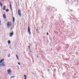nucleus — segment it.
Wrapping results in <instances>:
<instances>
[{
	"instance_id": "nucleus-1",
	"label": "nucleus",
	"mask_w": 79,
	"mask_h": 79,
	"mask_svg": "<svg viewBox=\"0 0 79 79\" xmlns=\"http://www.w3.org/2000/svg\"><path fill=\"white\" fill-rule=\"evenodd\" d=\"M7 73L8 74H9V75H11L12 74V71L11 70V69H9L7 70Z\"/></svg>"
},
{
	"instance_id": "nucleus-2",
	"label": "nucleus",
	"mask_w": 79,
	"mask_h": 79,
	"mask_svg": "<svg viewBox=\"0 0 79 79\" xmlns=\"http://www.w3.org/2000/svg\"><path fill=\"white\" fill-rule=\"evenodd\" d=\"M12 23L11 22H8L7 23V27H10L11 26Z\"/></svg>"
},
{
	"instance_id": "nucleus-3",
	"label": "nucleus",
	"mask_w": 79,
	"mask_h": 79,
	"mask_svg": "<svg viewBox=\"0 0 79 79\" xmlns=\"http://www.w3.org/2000/svg\"><path fill=\"white\" fill-rule=\"evenodd\" d=\"M28 32L29 35H31V30L30 29V27H28Z\"/></svg>"
},
{
	"instance_id": "nucleus-4",
	"label": "nucleus",
	"mask_w": 79,
	"mask_h": 79,
	"mask_svg": "<svg viewBox=\"0 0 79 79\" xmlns=\"http://www.w3.org/2000/svg\"><path fill=\"white\" fill-rule=\"evenodd\" d=\"M18 13L19 16H21V11L19 9H18Z\"/></svg>"
},
{
	"instance_id": "nucleus-5",
	"label": "nucleus",
	"mask_w": 79,
	"mask_h": 79,
	"mask_svg": "<svg viewBox=\"0 0 79 79\" xmlns=\"http://www.w3.org/2000/svg\"><path fill=\"white\" fill-rule=\"evenodd\" d=\"M13 34H14V32H13L12 33H10V37H12L13 35Z\"/></svg>"
},
{
	"instance_id": "nucleus-6",
	"label": "nucleus",
	"mask_w": 79,
	"mask_h": 79,
	"mask_svg": "<svg viewBox=\"0 0 79 79\" xmlns=\"http://www.w3.org/2000/svg\"><path fill=\"white\" fill-rule=\"evenodd\" d=\"M30 47H31L30 46L28 47L29 50L30 51V52L32 53V50H31V49L30 48Z\"/></svg>"
},
{
	"instance_id": "nucleus-7",
	"label": "nucleus",
	"mask_w": 79,
	"mask_h": 79,
	"mask_svg": "<svg viewBox=\"0 0 79 79\" xmlns=\"http://www.w3.org/2000/svg\"><path fill=\"white\" fill-rule=\"evenodd\" d=\"M3 18L5 19L6 18V15H5V14H4L3 15Z\"/></svg>"
},
{
	"instance_id": "nucleus-8",
	"label": "nucleus",
	"mask_w": 79,
	"mask_h": 79,
	"mask_svg": "<svg viewBox=\"0 0 79 79\" xmlns=\"http://www.w3.org/2000/svg\"><path fill=\"white\" fill-rule=\"evenodd\" d=\"M2 66H5V64L4 63V62H2Z\"/></svg>"
},
{
	"instance_id": "nucleus-9",
	"label": "nucleus",
	"mask_w": 79,
	"mask_h": 79,
	"mask_svg": "<svg viewBox=\"0 0 79 79\" xmlns=\"http://www.w3.org/2000/svg\"><path fill=\"white\" fill-rule=\"evenodd\" d=\"M16 58H17V59L18 60H19V57H18V55H16Z\"/></svg>"
},
{
	"instance_id": "nucleus-10",
	"label": "nucleus",
	"mask_w": 79,
	"mask_h": 79,
	"mask_svg": "<svg viewBox=\"0 0 79 79\" xmlns=\"http://www.w3.org/2000/svg\"><path fill=\"white\" fill-rule=\"evenodd\" d=\"M3 60H4V59H3L0 60V63H2V62L3 61Z\"/></svg>"
},
{
	"instance_id": "nucleus-11",
	"label": "nucleus",
	"mask_w": 79,
	"mask_h": 79,
	"mask_svg": "<svg viewBox=\"0 0 79 79\" xmlns=\"http://www.w3.org/2000/svg\"><path fill=\"white\" fill-rule=\"evenodd\" d=\"M24 79H27V76H26V75H24Z\"/></svg>"
},
{
	"instance_id": "nucleus-12",
	"label": "nucleus",
	"mask_w": 79,
	"mask_h": 79,
	"mask_svg": "<svg viewBox=\"0 0 79 79\" xmlns=\"http://www.w3.org/2000/svg\"><path fill=\"white\" fill-rule=\"evenodd\" d=\"M10 7L11 9V11H12V8H11V4H10Z\"/></svg>"
},
{
	"instance_id": "nucleus-13",
	"label": "nucleus",
	"mask_w": 79,
	"mask_h": 79,
	"mask_svg": "<svg viewBox=\"0 0 79 79\" xmlns=\"http://www.w3.org/2000/svg\"><path fill=\"white\" fill-rule=\"evenodd\" d=\"M69 2V0H66V4H67V3H68V2Z\"/></svg>"
},
{
	"instance_id": "nucleus-14",
	"label": "nucleus",
	"mask_w": 79,
	"mask_h": 79,
	"mask_svg": "<svg viewBox=\"0 0 79 79\" xmlns=\"http://www.w3.org/2000/svg\"><path fill=\"white\" fill-rule=\"evenodd\" d=\"M11 43V42H10V40H9L8 41V44H10Z\"/></svg>"
},
{
	"instance_id": "nucleus-15",
	"label": "nucleus",
	"mask_w": 79,
	"mask_h": 79,
	"mask_svg": "<svg viewBox=\"0 0 79 79\" xmlns=\"http://www.w3.org/2000/svg\"><path fill=\"white\" fill-rule=\"evenodd\" d=\"M6 8V6H4V10H6V8Z\"/></svg>"
},
{
	"instance_id": "nucleus-16",
	"label": "nucleus",
	"mask_w": 79,
	"mask_h": 79,
	"mask_svg": "<svg viewBox=\"0 0 79 79\" xmlns=\"http://www.w3.org/2000/svg\"><path fill=\"white\" fill-rule=\"evenodd\" d=\"M13 22H15V17H13Z\"/></svg>"
},
{
	"instance_id": "nucleus-17",
	"label": "nucleus",
	"mask_w": 79,
	"mask_h": 79,
	"mask_svg": "<svg viewBox=\"0 0 79 79\" xmlns=\"http://www.w3.org/2000/svg\"><path fill=\"white\" fill-rule=\"evenodd\" d=\"M0 5L1 7H2V3L1 2L0 3Z\"/></svg>"
},
{
	"instance_id": "nucleus-18",
	"label": "nucleus",
	"mask_w": 79,
	"mask_h": 79,
	"mask_svg": "<svg viewBox=\"0 0 79 79\" xmlns=\"http://www.w3.org/2000/svg\"><path fill=\"white\" fill-rule=\"evenodd\" d=\"M6 12H8V11H9V10H8V9H7L6 10Z\"/></svg>"
},
{
	"instance_id": "nucleus-19",
	"label": "nucleus",
	"mask_w": 79,
	"mask_h": 79,
	"mask_svg": "<svg viewBox=\"0 0 79 79\" xmlns=\"http://www.w3.org/2000/svg\"><path fill=\"white\" fill-rule=\"evenodd\" d=\"M15 77V76H14L13 77L11 76V78H13V77Z\"/></svg>"
},
{
	"instance_id": "nucleus-20",
	"label": "nucleus",
	"mask_w": 79,
	"mask_h": 79,
	"mask_svg": "<svg viewBox=\"0 0 79 79\" xmlns=\"http://www.w3.org/2000/svg\"><path fill=\"white\" fill-rule=\"evenodd\" d=\"M8 57H10V54H9V56H8Z\"/></svg>"
},
{
	"instance_id": "nucleus-21",
	"label": "nucleus",
	"mask_w": 79,
	"mask_h": 79,
	"mask_svg": "<svg viewBox=\"0 0 79 79\" xmlns=\"http://www.w3.org/2000/svg\"><path fill=\"white\" fill-rule=\"evenodd\" d=\"M18 64H19V65H21V64H20V63H19V62H18Z\"/></svg>"
},
{
	"instance_id": "nucleus-22",
	"label": "nucleus",
	"mask_w": 79,
	"mask_h": 79,
	"mask_svg": "<svg viewBox=\"0 0 79 79\" xmlns=\"http://www.w3.org/2000/svg\"><path fill=\"white\" fill-rule=\"evenodd\" d=\"M70 10L71 11H73V10Z\"/></svg>"
},
{
	"instance_id": "nucleus-23",
	"label": "nucleus",
	"mask_w": 79,
	"mask_h": 79,
	"mask_svg": "<svg viewBox=\"0 0 79 79\" xmlns=\"http://www.w3.org/2000/svg\"><path fill=\"white\" fill-rule=\"evenodd\" d=\"M47 35H48V32L47 33Z\"/></svg>"
},
{
	"instance_id": "nucleus-24",
	"label": "nucleus",
	"mask_w": 79,
	"mask_h": 79,
	"mask_svg": "<svg viewBox=\"0 0 79 79\" xmlns=\"http://www.w3.org/2000/svg\"><path fill=\"white\" fill-rule=\"evenodd\" d=\"M48 71H50V69H48Z\"/></svg>"
},
{
	"instance_id": "nucleus-25",
	"label": "nucleus",
	"mask_w": 79,
	"mask_h": 79,
	"mask_svg": "<svg viewBox=\"0 0 79 79\" xmlns=\"http://www.w3.org/2000/svg\"><path fill=\"white\" fill-rule=\"evenodd\" d=\"M1 23V21L0 20V24Z\"/></svg>"
},
{
	"instance_id": "nucleus-26",
	"label": "nucleus",
	"mask_w": 79,
	"mask_h": 79,
	"mask_svg": "<svg viewBox=\"0 0 79 79\" xmlns=\"http://www.w3.org/2000/svg\"><path fill=\"white\" fill-rule=\"evenodd\" d=\"M38 30H37V29H36V31H37Z\"/></svg>"
},
{
	"instance_id": "nucleus-27",
	"label": "nucleus",
	"mask_w": 79,
	"mask_h": 79,
	"mask_svg": "<svg viewBox=\"0 0 79 79\" xmlns=\"http://www.w3.org/2000/svg\"><path fill=\"white\" fill-rule=\"evenodd\" d=\"M67 60H69L68 59Z\"/></svg>"
}]
</instances>
